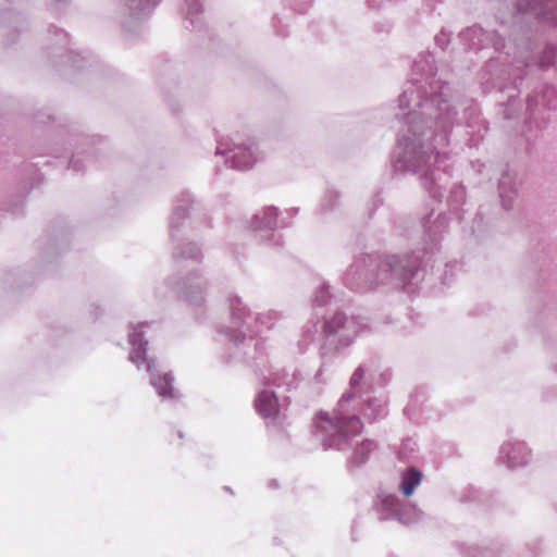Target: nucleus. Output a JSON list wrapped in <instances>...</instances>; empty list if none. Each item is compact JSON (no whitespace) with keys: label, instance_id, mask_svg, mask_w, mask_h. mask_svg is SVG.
Returning <instances> with one entry per match:
<instances>
[{"label":"nucleus","instance_id":"dca6fc26","mask_svg":"<svg viewBox=\"0 0 557 557\" xmlns=\"http://www.w3.org/2000/svg\"><path fill=\"white\" fill-rule=\"evenodd\" d=\"M206 288L207 282L202 275L198 272H191L176 287V292L184 300L198 306L205 300Z\"/></svg>","mask_w":557,"mask_h":557},{"label":"nucleus","instance_id":"bb28decb","mask_svg":"<svg viewBox=\"0 0 557 557\" xmlns=\"http://www.w3.org/2000/svg\"><path fill=\"white\" fill-rule=\"evenodd\" d=\"M527 104H533L530 97H528ZM534 104H557V87L545 86L542 90V99L535 100Z\"/></svg>","mask_w":557,"mask_h":557},{"label":"nucleus","instance_id":"5701e85b","mask_svg":"<svg viewBox=\"0 0 557 557\" xmlns=\"http://www.w3.org/2000/svg\"><path fill=\"white\" fill-rule=\"evenodd\" d=\"M0 24L8 28L7 35L10 33H20L25 28V17L13 11V10H4L0 12Z\"/></svg>","mask_w":557,"mask_h":557},{"label":"nucleus","instance_id":"ddd939ff","mask_svg":"<svg viewBox=\"0 0 557 557\" xmlns=\"http://www.w3.org/2000/svg\"><path fill=\"white\" fill-rule=\"evenodd\" d=\"M159 2L160 0H123L124 17L122 27L127 32H134L140 23L151 15Z\"/></svg>","mask_w":557,"mask_h":557},{"label":"nucleus","instance_id":"79ce46f5","mask_svg":"<svg viewBox=\"0 0 557 557\" xmlns=\"http://www.w3.org/2000/svg\"><path fill=\"white\" fill-rule=\"evenodd\" d=\"M272 384L280 386L282 383L281 381L275 376L270 379Z\"/></svg>","mask_w":557,"mask_h":557},{"label":"nucleus","instance_id":"423d86ee","mask_svg":"<svg viewBox=\"0 0 557 557\" xmlns=\"http://www.w3.org/2000/svg\"><path fill=\"white\" fill-rule=\"evenodd\" d=\"M149 327L147 323L132 325L128 333V343L131 345V352L128 359L137 366L138 369L143 364L146 366V371L150 373V383L156 388L158 395L163 399L176 398V391L173 388V376L170 373H163L157 369L153 359L146 357L147 341L144 339L146 329Z\"/></svg>","mask_w":557,"mask_h":557},{"label":"nucleus","instance_id":"aec40b11","mask_svg":"<svg viewBox=\"0 0 557 557\" xmlns=\"http://www.w3.org/2000/svg\"><path fill=\"white\" fill-rule=\"evenodd\" d=\"M448 220L445 214H438L436 218L428 216L423 224L425 235L429 237L432 246H435L441 235L446 231Z\"/></svg>","mask_w":557,"mask_h":557},{"label":"nucleus","instance_id":"f3484780","mask_svg":"<svg viewBox=\"0 0 557 557\" xmlns=\"http://www.w3.org/2000/svg\"><path fill=\"white\" fill-rule=\"evenodd\" d=\"M498 195L504 209L509 210L518 197L517 174L511 170L503 172L498 183Z\"/></svg>","mask_w":557,"mask_h":557},{"label":"nucleus","instance_id":"f8f14e48","mask_svg":"<svg viewBox=\"0 0 557 557\" xmlns=\"http://www.w3.org/2000/svg\"><path fill=\"white\" fill-rule=\"evenodd\" d=\"M50 36L55 37V44L51 48L49 52L50 58L54 65H59L60 63H67L74 70H83L85 63V58H79L77 54H74L70 49L69 45V36L63 29H59L55 26L49 27Z\"/></svg>","mask_w":557,"mask_h":557},{"label":"nucleus","instance_id":"4be33fe9","mask_svg":"<svg viewBox=\"0 0 557 557\" xmlns=\"http://www.w3.org/2000/svg\"><path fill=\"white\" fill-rule=\"evenodd\" d=\"M422 473L418 469L411 467L404 471L400 475L399 491L405 496H410L420 485Z\"/></svg>","mask_w":557,"mask_h":557},{"label":"nucleus","instance_id":"c85d7f7f","mask_svg":"<svg viewBox=\"0 0 557 557\" xmlns=\"http://www.w3.org/2000/svg\"><path fill=\"white\" fill-rule=\"evenodd\" d=\"M329 298H330L329 286L326 284H322L317 289L313 301L318 306H322V305L326 304Z\"/></svg>","mask_w":557,"mask_h":557},{"label":"nucleus","instance_id":"f03ea898","mask_svg":"<svg viewBox=\"0 0 557 557\" xmlns=\"http://www.w3.org/2000/svg\"><path fill=\"white\" fill-rule=\"evenodd\" d=\"M450 125L449 110L435 123L434 129L418 112H409L393 157L394 170L417 174L433 198L443 196L442 189L449 177L446 166H440L445 156L440 149L449 141Z\"/></svg>","mask_w":557,"mask_h":557},{"label":"nucleus","instance_id":"a211bd4d","mask_svg":"<svg viewBox=\"0 0 557 557\" xmlns=\"http://www.w3.org/2000/svg\"><path fill=\"white\" fill-rule=\"evenodd\" d=\"M255 406L259 414L267 420L274 421L280 413L277 397L269 389L261 391L258 394Z\"/></svg>","mask_w":557,"mask_h":557},{"label":"nucleus","instance_id":"58836bf2","mask_svg":"<svg viewBox=\"0 0 557 557\" xmlns=\"http://www.w3.org/2000/svg\"><path fill=\"white\" fill-rule=\"evenodd\" d=\"M519 107H507V109L504 112L505 117L506 119H511L517 113V109Z\"/></svg>","mask_w":557,"mask_h":557},{"label":"nucleus","instance_id":"9d476101","mask_svg":"<svg viewBox=\"0 0 557 557\" xmlns=\"http://www.w3.org/2000/svg\"><path fill=\"white\" fill-rule=\"evenodd\" d=\"M364 377V369L358 367L350 379V389L347 393L354 394V400L350 405L362 409V414L370 421H375L386 416V405L383 400L377 398H362L360 395V383Z\"/></svg>","mask_w":557,"mask_h":557},{"label":"nucleus","instance_id":"ea45409f","mask_svg":"<svg viewBox=\"0 0 557 557\" xmlns=\"http://www.w3.org/2000/svg\"><path fill=\"white\" fill-rule=\"evenodd\" d=\"M323 374H324V367H320V369L314 374L313 382L314 383H320L321 382V377L323 376Z\"/></svg>","mask_w":557,"mask_h":557},{"label":"nucleus","instance_id":"cd10ccee","mask_svg":"<svg viewBox=\"0 0 557 557\" xmlns=\"http://www.w3.org/2000/svg\"><path fill=\"white\" fill-rule=\"evenodd\" d=\"M221 332H223L225 336L234 343L235 346H238L246 339V334L244 332L232 327H223L221 329Z\"/></svg>","mask_w":557,"mask_h":557},{"label":"nucleus","instance_id":"1a4fd4ad","mask_svg":"<svg viewBox=\"0 0 557 557\" xmlns=\"http://www.w3.org/2000/svg\"><path fill=\"white\" fill-rule=\"evenodd\" d=\"M227 302L232 319L236 323L245 326L247 331L255 332V330L251 329L252 322L270 330L280 320V314L275 311H268L258 317H252L249 308L243 302L242 298L236 295H230ZM260 331L259 327L256 329V332Z\"/></svg>","mask_w":557,"mask_h":557},{"label":"nucleus","instance_id":"2f4dec72","mask_svg":"<svg viewBox=\"0 0 557 557\" xmlns=\"http://www.w3.org/2000/svg\"><path fill=\"white\" fill-rule=\"evenodd\" d=\"M413 445H414V443H412L410 440L403 442V444L400 446V451H399L400 457L404 459L408 458L409 455L407 454V451L408 450L413 451L414 450Z\"/></svg>","mask_w":557,"mask_h":557},{"label":"nucleus","instance_id":"9b49d317","mask_svg":"<svg viewBox=\"0 0 557 557\" xmlns=\"http://www.w3.org/2000/svg\"><path fill=\"white\" fill-rule=\"evenodd\" d=\"M379 499V510L382 519L395 518L400 523L411 524L419 521L422 516V511L416 507H404L394 494L382 493Z\"/></svg>","mask_w":557,"mask_h":557},{"label":"nucleus","instance_id":"7ed1b4c3","mask_svg":"<svg viewBox=\"0 0 557 557\" xmlns=\"http://www.w3.org/2000/svg\"><path fill=\"white\" fill-rule=\"evenodd\" d=\"M418 257L386 256L372 259L369 256L357 259L344 274V284L354 290L364 292L380 285L400 287L410 282L420 268Z\"/></svg>","mask_w":557,"mask_h":557},{"label":"nucleus","instance_id":"20e7f679","mask_svg":"<svg viewBox=\"0 0 557 557\" xmlns=\"http://www.w3.org/2000/svg\"><path fill=\"white\" fill-rule=\"evenodd\" d=\"M354 399V394L345 393L332 411H320L314 417V436L323 447L347 451L360 436L362 409L350 405Z\"/></svg>","mask_w":557,"mask_h":557},{"label":"nucleus","instance_id":"b1692460","mask_svg":"<svg viewBox=\"0 0 557 557\" xmlns=\"http://www.w3.org/2000/svg\"><path fill=\"white\" fill-rule=\"evenodd\" d=\"M191 202V196L188 193H182L176 200L175 209L170 221L171 238L175 237V230L178 227V220L186 214L187 206Z\"/></svg>","mask_w":557,"mask_h":557},{"label":"nucleus","instance_id":"39448f33","mask_svg":"<svg viewBox=\"0 0 557 557\" xmlns=\"http://www.w3.org/2000/svg\"><path fill=\"white\" fill-rule=\"evenodd\" d=\"M437 66L430 52L420 53L411 65L410 79L399 95L398 104H443L449 102L451 87L448 82L435 79Z\"/></svg>","mask_w":557,"mask_h":557},{"label":"nucleus","instance_id":"4c0bfd02","mask_svg":"<svg viewBox=\"0 0 557 557\" xmlns=\"http://www.w3.org/2000/svg\"><path fill=\"white\" fill-rule=\"evenodd\" d=\"M481 222H482V218L478 215L475 218L473 226H472V232L473 233H480L482 231Z\"/></svg>","mask_w":557,"mask_h":557},{"label":"nucleus","instance_id":"6e6552de","mask_svg":"<svg viewBox=\"0 0 557 557\" xmlns=\"http://www.w3.org/2000/svg\"><path fill=\"white\" fill-rule=\"evenodd\" d=\"M214 154L216 158H224L234 170L250 169L258 158L255 145L235 144L228 137H220L216 140Z\"/></svg>","mask_w":557,"mask_h":557},{"label":"nucleus","instance_id":"7c9ffc66","mask_svg":"<svg viewBox=\"0 0 557 557\" xmlns=\"http://www.w3.org/2000/svg\"><path fill=\"white\" fill-rule=\"evenodd\" d=\"M69 0H52L49 10L55 14H61L67 7Z\"/></svg>","mask_w":557,"mask_h":557},{"label":"nucleus","instance_id":"c756f323","mask_svg":"<svg viewBox=\"0 0 557 557\" xmlns=\"http://www.w3.org/2000/svg\"><path fill=\"white\" fill-rule=\"evenodd\" d=\"M434 40H435L436 46L440 47L442 50H444L450 41V34H448L444 29H442L435 36Z\"/></svg>","mask_w":557,"mask_h":557},{"label":"nucleus","instance_id":"4468645a","mask_svg":"<svg viewBox=\"0 0 557 557\" xmlns=\"http://www.w3.org/2000/svg\"><path fill=\"white\" fill-rule=\"evenodd\" d=\"M531 460V450L520 441L505 442L498 453V461L509 469L527 466Z\"/></svg>","mask_w":557,"mask_h":557},{"label":"nucleus","instance_id":"2eb2a0df","mask_svg":"<svg viewBox=\"0 0 557 557\" xmlns=\"http://www.w3.org/2000/svg\"><path fill=\"white\" fill-rule=\"evenodd\" d=\"M277 226V209L273 206L263 208L251 221V227L255 232L260 233V238L273 240L274 245L280 243V236L273 232Z\"/></svg>","mask_w":557,"mask_h":557},{"label":"nucleus","instance_id":"473e14b6","mask_svg":"<svg viewBox=\"0 0 557 557\" xmlns=\"http://www.w3.org/2000/svg\"><path fill=\"white\" fill-rule=\"evenodd\" d=\"M338 195L336 191L334 190H327L326 194H325V198H324V201H323V205H322V208L323 210L325 211H329L331 209L330 207V200H335L337 199Z\"/></svg>","mask_w":557,"mask_h":557},{"label":"nucleus","instance_id":"a19ab883","mask_svg":"<svg viewBox=\"0 0 557 557\" xmlns=\"http://www.w3.org/2000/svg\"><path fill=\"white\" fill-rule=\"evenodd\" d=\"M368 4L370 8H379L380 3L376 0H368Z\"/></svg>","mask_w":557,"mask_h":557},{"label":"nucleus","instance_id":"412c9836","mask_svg":"<svg viewBox=\"0 0 557 557\" xmlns=\"http://www.w3.org/2000/svg\"><path fill=\"white\" fill-rule=\"evenodd\" d=\"M354 440L352 447L347 451H351L349 456V462L355 466H361L369 458L370 453L374 449L375 444L370 440H363L362 442Z\"/></svg>","mask_w":557,"mask_h":557},{"label":"nucleus","instance_id":"393cba45","mask_svg":"<svg viewBox=\"0 0 557 557\" xmlns=\"http://www.w3.org/2000/svg\"><path fill=\"white\" fill-rule=\"evenodd\" d=\"M201 257L200 249L194 244H187L184 247H176L174 250L175 259H190L198 261Z\"/></svg>","mask_w":557,"mask_h":557},{"label":"nucleus","instance_id":"0eeeda50","mask_svg":"<svg viewBox=\"0 0 557 557\" xmlns=\"http://www.w3.org/2000/svg\"><path fill=\"white\" fill-rule=\"evenodd\" d=\"M363 324L355 317H349L344 312H336L323 324L324 336L330 344L336 349L346 347L352 343L355 337L362 330Z\"/></svg>","mask_w":557,"mask_h":557},{"label":"nucleus","instance_id":"37998d69","mask_svg":"<svg viewBox=\"0 0 557 557\" xmlns=\"http://www.w3.org/2000/svg\"><path fill=\"white\" fill-rule=\"evenodd\" d=\"M384 26H385V29H384V30H385V32H387V33H388V32L391 30V28H392V25H391L389 23H386Z\"/></svg>","mask_w":557,"mask_h":557},{"label":"nucleus","instance_id":"f257e3e1","mask_svg":"<svg viewBox=\"0 0 557 557\" xmlns=\"http://www.w3.org/2000/svg\"><path fill=\"white\" fill-rule=\"evenodd\" d=\"M513 8L509 34L505 23L492 32L473 25L460 33V39L469 50L492 46L497 57L486 62L488 73L517 87L529 71L547 70L557 62V45L543 38L547 30L557 37V0H513Z\"/></svg>","mask_w":557,"mask_h":557},{"label":"nucleus","instance_id":"f704fd0d","mask_svg":"<svg viewBox=\"0 0 557 557\" xmlns=\"http://www.w3.org/2000/svg\"><path fill=\"white\" fill-rule=\"evenodd\" d=\"M317 332V325L315 324H312L310 327H308L307 330H305V341L307 343L311 342L313 339V335L315 334Z\"/></svg>","mask_w":557,"mask_h":557},{"label":"nucleus","instance_id":"6ab92c4d","mask_svg":"<svg viewBox=\"0 0 557 557\" xmlns=\"http://www.w3.org/2000/svg\"><path fill=\"white\" fill-rule=\"evenodd\" d=\"M185 27L187 29L201 32L205 29L202 21V4L199 0H185Z\"/></svg>","mask_w":557,"mask_h":557},{"label":"nucleus","instance_id":"c9c22d12","mask_svg":"<svg viewBox=\"0 0 557 557\" xmlns=\"http://www.w3.org/2000/svg\"><path fill=\"white\" fill-rule=\"evenodd\" d=\"M277 23H281V20L275 15L273 18V27L275 28V33L282 37L287 36V32L285 28L280 29L277 27Z\"/></svg>","mask_w":557,"mask_h":557},{"label":"nucleus","instance_id":"e433bc0d","mask_svg":"<svg viewBox=\"0 0 557 557\" xmlns=\"http://www.w3.org/2000/svg\"><path fill=\"white\" fill-rule=\"evenodd\" d=\"M78 162H79V158H78V154H74L70 161V166L75 170V171H79L82 168L78 165Z\"/></svg>","mask_w":557,"mask_h":557},{"label":"nucleus","instance_id":"72a5a7b5","mask_svg":"<svg viewBox=\"0 0 557 557\" xmlns=\"http://www.w3.org/2000/svg\"><path fill=\"white\" fill-rule=\"evenodd\" d=\"M523 115H524V124L519 129V132L522 133V134L525 133L527 125L530 123L529 119L534 115L533 109H531L530 107H525Z\"/></svg>","mask_w":557,"mask_h":557},{"label":"nucleus","instance_id":"a878e982","mask_svg":"<svg viewBox=\"0 0 557 557\" xmlns=\"http://www.w3.org/2000/svg\"><path fill=\"white\" fill-rule=\"evenodd\" d=\"M466 193L465 188L461 185H454L450 190L447 198L448 206L457 211L460 206L465 202Z\"/></svg>","mask_w":557,"mask_h":557}]
</instances>
